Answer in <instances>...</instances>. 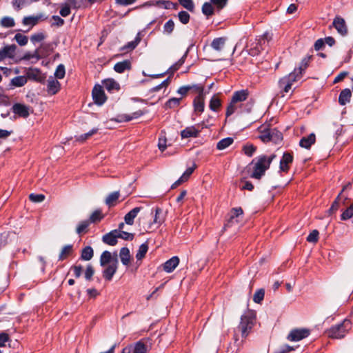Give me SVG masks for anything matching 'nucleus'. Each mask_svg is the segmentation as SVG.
Returning a JSON list of instances; mask_svg holds the SVG:
<instances>
[{
  "mask_svg": "<svg viewBox=\"0 0 353 353\" xmlns=\"http://www.w3.org/2000/svg\"><path fill=\"white\" fill-rule=\"evenodd\" d=\"M39 19V17H33V16L25 17L23 19V24L25 26L30 25L31 26H34L37 23Z\"/></svg>",
  "mask_w": 353,
  "mask_h": 353,
  "instance_id": "51",
  "label": "nucleus"
},
{
  "mask_svg": "<svg viewBox=\"0 0 353 353\" xmlns=\"http://www.w3.org/2000/svg\"><path fill=\"white\" fill-rule=\"evenodd\" d=\"M92 95L94 103L99 105H101L106 101V97L103 88L99 85H96L93 88Z\"/></svg>",
  "mask_w": 353,
  "mask_h": 353,
  "instance_id": "7",
  "label": "nucleus"
},
{
  "mask_svg": "<svg viewBox=\"0 0 353 353\" xmlns=\"http://www.w3.org/2000/svg\"><path fill=\"white\" fill-rule=\"evenodd\" d=\"M104 88L108 90L112 91L113 90H119V85L113 79H107L103 83Z\"/></svg>",
  "mask_w": 353,
  "mask_h": 353,
  "instance_id": "39",
  "label": "nucleus"
},
{
  "mask_svg": "<svg viewBox=\"0 0 353 353\" xmlns=\"http://www.w3.org/2000/svg\"><path fill=\"white\" fill-rule=\"evenodd\" d=\"M352 93L350 90L348 88L344 89L340 92L339 97V103L341 105H344L350 101Z\"/></svg>",
  "mask_w": 353,
  "mask_h": 353,
  "instance_id": "27",
  "label": "nucleus"
},
{
  "mask_svg": "<svg viewBox=\"0 0 353 353\" xmlns=\"http://www.w3.org/2000/svg\"><path fill=\"white\" fill-rule=\"evenodd\" d=\"M353 216V203L341 215V220H347Z\"/></svg>",
  "mask_w": 353,
  "mask_h": 353,
  "instance_id": "57",
  "label": "nucleus"
},
{
  "mask_svg": "<svg viewBox=\"0 0 353 353\" xmlns=\"http://www.w3.org/2000/svg\"><path fill=\"white\" fill-rule=\"evenodd\" d=\"M72 245H65L59 256V261H63L68 256L72 254Z\"/></svg>",
  "mask_w": 353,
  "mask_h": 353,
  "instance_id": "31",
  "label": "nucleus"
},
{
  "mask_svg": "<svg viewBox=\"0 0 353 353\" xmlns=\"http://www.w3.org/2000/svg\"><path fill=\"white\" fill-rule=\"evenodd\" d=\"M61 88L60 83L52 77L49 78L47 83V91L50 94H57Z\"/></svg>",
  "mask_w": 353,
  "mask_h": 353,
  "instance_id": "17",
  "label": "nucleus"
},
{
  "mask_svg": "<svg viewBox=\"0 0 353 353\" xmlns=\"http://www.w3.org/2000/svg\"><path fill=\"white\" fill-rule=\"evenodd\" d=\"M319 232L317 230H312L307 237V241L310 243H316L319 240Z\"/></svg>",
  "mask_w": 353,
  "mask_h": 353,
  "instance_id": "58",
  "label": "nucleus"
},
{
  "mask_svg": "<svg viewBox=\"0 0 353 353\" xmlns=\"http://www.w3.org/2000/svg\"><path fill=\"white\" fill-rule=\"evenodd\" d=\"M341 195V193H339L335 201L332 203L331 207L328 210L327 212L329 215H331L332 214L334 213L339 207V201L340 199V196Z\"/></svg>",
  "mask_w": 353,
  "mask_h": 353,
  "instance_id": "61",
  "label": "nucleus"
},
{
  "mask_svg": "<svg viewBox=\"0 0 353 353\" xmlns=\"http://www.w3.org/2000/svg\"><path fill=\"white\" fill-rule=\"evenodd\" d=\"M46 35L43 32L34 34L31 36L30 40L32 43H38L44 40Z\"/></svg>",
  "mask_w": 353,
  "mask_h": 353,
  "instance_id": "64",
  "label": "nucleus"
},
{
  "mask_svg": "<svg viewBox=\"0 0 353 353\" xmlns=\"http://www.w3.org/2000/svg\"><path fill=\"white\" fill-rule=\"evenodd\" d=\"M29 199L34 203H40L44 201L45 196L42 194H30L29 195Z\"/></svg>",
  "mask_w": 353,
  "mask_h": 353,
  "instance_id": "63",
  "label": "nucleus"
},
{
  "mask_svg": "<svg viewBox=\"0 0 353 353\" xmlns=\"http://www.w3.org/2000/svg\"><path fill=\"white\" fill-rule=\"evenodd\" d=\"M221 101L219 99V98H218L215 95L213 96L210 101V104H209L210 109L212 111L217 112L219 110V108L221 107Z\"/></svg>",
  "mask_w": 353,
  "mask_h": 353,
  "instance_id": "35",
  "label": "nucleus"
},
{
  "mask_svg": "<svg viewBox=\"0 0 353 353\" xmlns=\"http://www.w3.org/2000/svg\"><path fill=\"white\" fill-rule=\"evenodd\" d=\"M310 335V330L306 328L292 330L288 336L290 341H299Z\"/></svg>",
  "mask_w": 353,
  "mask_h": 353,
  "instance_id": "6",
  "label": "nucleus"
},
{
  "mask_svg": "<svg viewBox=\"0 0 353 353\" xmlns=\"http://www.w3.org/2000/svg\"><path fill=\"white\" fill-rule=\"evenodd\" d=\"M276 157L275 154L269 157L266 155L259 156L252 160L251 164L254 165L253 172L250 176L256 179H260L265 174V171L269 169L270 165Z\"/></svg>",
  "mask_w": 353,
  "mask_h": 353,
  "instance_id": "1",
  "label": "nucleus"
},
{
  "mask_svg": "<svg viewBox=\"0 0 353 353\" xmlns=\"http://www.w3.org/2000/svg\"><path fill=\"white\" fill-rule=\"evenodd\" d=\"M147 346L145 344L139 341L133 345V353H147Z\"/></svg>",
  "mask_w": 353,
  "mask_h": 353,
  "instance_id": "38",
  "label": "nucleus"
},
{
  "mask_svg": "<svg viewBox=\"0 0 353 353\" xmlns=\"http://www.w3.org/2000/svg\"><path fill=\"white\" fill-rule=\"evenodd\" d=\"M117 233L118 232L117 230H113L110 232L104 234L102 237L103 242L111 246L116 245L118 242Z\"/></svg>",
  "mask_w": 353,
  "mask_h": 353,
  "instance_id": "14",
  "label": "nucleus"
},
{
  "mask_svg": "<svg viewBox=\"0 0 353 353\" xmlns=\"http://www.w3.org/2000/svg\"><path fill=\"white\" fill-rule=\"evenodd\" d=\"M316 141V136L314 133H311L307 137H303L299 141V145L302 148L310 149L312 145Z\"/></svg>",
  "mask_w": 353,
  "mask_h": 353,
  "instance_id": "19",
  "label": "nucleus"
},
{
  "mask_svg": "<svg viewBox=\"0 0 353 353\" xmlns=\"http://www.w3.org/2000/svg\"><path fill=\"white\" fill-rule=\"evenodd\" d=\"M181 99H182V97H181V98L172 97V98L170 99L165 103V108L172 109V108L179 106Z\"/></svg>",
  "mask_w": 353,
  "mask_h": 353,
  "instance_id": "37",
  "label": "nucleus"
},
{
  "mask_svg": "<svg viewBox=\"0 0 353 353\" xmlns=\"http://www.w3.org/2000/svg\"><path fill=\"white\" fill-rule=\"evenodd\" d=\"M148 250V244L147 242L142 243L137 252L136 258L137 260H142Z\"/></svg>",
  "mask_w": 353,
  "mask_h": 353,
  "instance_id": "34",
  "label": "nucleus"
},
{
  "mask_svg": "<svg viewBox=\"0 0 353 353\" xmlns=\"http://www.w3.org/2000/svg\"><path fill=\"white\" fill-rule=\"evenodd\" d=\"M312 56H307L302 59L299 68H296L299 72V74H302V73L305 70L309 65Z\"/></svg>",
  "mask_w": 353,
  "mask_h": 353,
  "instance_id": "42",
  "label": "nucleus"
},
{
  "mask_svg": "<svg viewBox=\"0 0 353 353\" xmlns=\"http://www.w3.org/2000/svg\"><path fill=\"white\" fill-rule=\"evenodd\" d=\"M256 323V312L247 310L241 316V320L236 330L241 332V337L245 339L252 332Z\"/></svg>",
  "mask_w": 353,
  "mask_h": 353,
  "instance_id": "2",
  "label": "nucleus"
},
{
  "mask_svg": "<svg viewBox=\"0 0 353 353\" xmlns=\"http://www.w3.org/2000/svg\"><path fill=\"white\" fill-rule=\"evenodd\" d=\"M26 78L36 81H41L43 79L41 70L37 68H29L26 72Z\"/></svg>",
  "mask_w": 353,
  "mask_h": 353,
  "instance_id": "22",
  "label": "nucleus"
},
{
  "mask_svg": "<svg viewBox=\"0 0 353 353\" xmlns=\"http://www.w3.org/2000/svg\"><path fill=\"white\" fill-rule=\"evenodd\" d=\"M226 41L225 37H218L213 39L211 47L216 51L220 52L223 48Z\"/></svg>",
  "mask_w": 353,
  "mask_h": 353,
  "instance_id": "28",
  "label": "nucleus"
},
{
  "mask_svg": "<svg viewBox=\"0 0 353 353\" xmlns=\"http://www.w3.org/2000/svg\"><path fill=\"white\" fill-rule=\"evenodd\" d=\"M141 40V33L139 32L137 34L134 40L128 42L126 45H125L124 46L122 47L121 50H123V51L124 50H125V51H132L139 45V43H140Z\"/></svg>",
  "mask_w": 353,
  "mask_h": 353,
  "instance_id": "29",
  "label": "nucleus"
},
{
  "mask_svg": "<svg viewBox=\"0 0 353 353\" xmlns=\"http://www.w3.org/2000/svg\"><path fill=\"white\" fill-rule=\"evenodd\" d=\"M193 107L196 114H201L205 108V96H196L193 100Z\"/></svg>",
  "mask_w": 353,
  "mask_h": 353,
  "instance_id": "16",
  "label": "nucleus"
},
{
  "mask_svg": "<svg viewBox=\"0 0 353 353\" xmlns=\"http://www.w3.org/2000/svg\"><path fill=\"white\" fill-rule=\"evenodd\" d=\"M228 0H210L217 12L223 9L228 3Z\"/></svg>",
  "mask_w": 353,
  "mask_h": 353,
  "instance_id": "46",
  "label": "nucleus"
},
{
  "mask_svg": "<svg viewBox=\"0 0 353 353\" xmlns=\"http://www.w3.org/2000/svg\"><path fill=\"white\" fill-rule=\"evenodd\" d=\"M114 262L112 264H109L103 271V276L107 281H111L117 270L118 259L117 252L114 253Z\"/></svg>",
  "mask_w": 353,
  "mask_h": 353,
  "instance_id": "8",
  "label": "nucleus"
},
{
  "mask_svg": "<svg viewBox=\"0 0 353 353\" xmlns=\"http://www.w3.org/2000/svg\"><path fill=\"white\" fill-rule=\"evenodd\" d=\"M271 37L268 32H265L263 35L256 39L254 41H250L247 45V51L251 56L258 55L263 50L266 43L270 40Z\"/></svg>",
  "mask_w": 353,
  "mask_h": 353,
  "instance_id": "4",
  "label": "nucleus"
},
{
  "mask_svg": "<svg viewBox=\"0 0 353 353\" xmlns=\"http://www.w3.org/2000/svg\"><path fill=\"white\" fill-rule=\"evenodd\" d=\"M90 223L91 222L89 220H85L80 222L78 226L77 227V233L78 234H81L83 232H85Z\"/></svg>",
  "mask_w": 353,
  "mask_h": 353,
  "instance_id": "50",
  "label": "nucleus"
},
{
  "mask_svg": "<svg viewBox=\"0 0 353 353\" xmlns=\"http://www.w3.org/2000/svg\"><path fill=\"white\" fill-rule=\"evenodd\" d=\"M112 254L109 251H104L100 256V265L101 266H105L110 263L112 261Z\"/></svg>",
  "mask_w": 353,
  "mask_h": 353,
  "instance_id": "36",
  "label": "nucleus"
},
{
  "mask_svg": "<svg viewBox=\"0 0 353 353\" xmlns=\"http://www.w3.org/2000/svg\"><path fill=\"white\" fill-rule=\"evenodd\" d=\"M332 26L342 36H345L347 34V28L344 19L342 17L336 16L333 20Z\"/></svg>",
  "mask_w": 353,
  "mask_h": 353,
  "instance_id": "12",
  "label": "nucleus"
},
{
  "mask_svg": "<svg viewBox=\"0 0 353 353\" xmlns=\"http://www.w3.org/2000/svg\"><path fill=\"white\" fill-rule=\"evenodd\" d=\"M65 74V66L63 64H59L55 70L54 76L59 79H62Z\"/></svg>",
  "mask_w": 353,
  "mask_h": 353,
  "instance_id": "53",
  "label": "nucleus"
},
{
  "mask_svg": "<svg viewBox=\"0 0 353 353\" xmlns=\"http://www.w3.org/2000/svg\"><path fill=\"white\" fill-rule=\"evenodd\" d=\"M178 18L181 23L185 25L189 23L190 15L188 12L182 10L178 13Z\"/></svg>",
  "mask_w": 353,
  "mask_h": 353,
  "instance_id": "48",
  "label": "nucleus"
},
{
  "mask_svg": "<svg viewBox=\"0 0 353 353\" xmlns=\"http://www.w3.org/2000/svg\"><path fill=\"white\" fill-rule=\"evenodd\" d=\"M119 197V192H112L108 195V196L105 199V203L108 206H111L113 204V202L116 201Z\"/></svg>",
  "mask_w": 353,
  "mask_h": 353,
  "instance_id": "52",
  "label": "nucleus"
},
{
  "mask_svg": "<svg viewBox=\"0 0 353 353\" xmlns=\"http://www.w3.org/2000/svg\"><path fill=\"white\" fill-rule=\"evenodd\" d=\"M178 2L187 10L192 12H194L195 6L193 0H178Z\"/></svg>",
  "mask_w": 353,
  "mask_h": 353,
  "instance_id": "41",
  "label": "nucleus"
},
{
  "mask_svg": "<svg viewBox=\"0 0 353 353\" xmlns=\"http://www.w3.org/2000/svg\"><path fill=\"white\" fill-rule=\"evenodd\" d=\"M15 45L6 46L0 50V62L6 58H13L16 50Z\"/></svg>",
  "mask_w": 353,
  "mask_h": 353,
  "instance_id": "13",
  "label": "nucleus"
},
{
  "mask_svg": "<svg viewBox=\"0 0 353 353\" xmlns=\"http://www.w3.org/2000/svg\"><path fill=\"white\" fill-rule=\"evenodd\" d=\"M119 257L123 265L128 266L131 258L130 250L126 247L122 248L120 250Z\"/></svg>",
  "mask_w": 353,
  "mask_h": 353,
  "instance_id": "25",
  "label": "nucleus"
},
{
  "mask_svg": "<svg viewBox=\"0 0 353 353\" xmlns=\"http://www.w3.org/2000/svg\"><path fill=\"white\" fill-rule=\"evenodd\" d=\"M0 24L3 28H12L14 26L15 23L13 18L10 17H4L1 19Z\"/></svg>",
  "mask_w": 353,
  "mask_h": 353,
  "instance_id": "44",
  "label": "nucleus"
},
{
  "mask_svg": "<svg viewBox=\"0 0 353 353\" xmlns=\"http://www.w3.org/2000/svg\"><path fill=\"white\" fill-rule=\"evenodd\" d=\"M287 79H281L279 81V88L283 90L284 92L287 93L291 89L292 85L289 81H286Z\"/></svg>",
  "mask_w": 353,
  "mask_h": 353,
  "instance_id": "45",
  "label": "nucleus"
},
{
  "mask_svg": "<svg viewBox=\"0 0 353 353\" xmlns=\"http://www.w3.org/2000/svg\"><path fill=\"white\" fill-rule=\"evenodd\" d=\"M234 139L232 137L224 138L217 143L216 148L220 150H224L232 145Z\"/></svg>",
  "mask_w": 353,
  "mask_h": 353,
  "instance_id": "33",
  "label": "nucleus"
},
{
  "mask_svg": "<svg viewBox=\"0 0 353 353\" xmlns=\"http://www.w3.org/2000/svg\"><path fill=\"white\" fill-rule=\"evenodd\" d=\"M104 216L102 214L101 210H96L92 212L90 216V221L91 223H96L103 219Z\"/></svg>",
  "mask_w": 353,
  "mask_h": 353,
  "instance_id": "47",
  "label": "nucleus"
},
{
  "mask_svg": "<svg viewBox=\"0 0 353 353\" xmlns=\"http://www.w3.org/2000/svg\"><path fill=\"white\" fill-rule=\"evenodd\" d=\"M174 22L172 19L168 20L163 26V33L171 34L174 28Z\"/></svg>",
  "mask_w": 353,
  "mask_h": 353,
  "instance_id": "49",
  "label": "nucleus"
},
{
  "mask_svg": "<svg viewBox=\"0 0 353 353\" xmlns=\"http://www.w3.org/2000/svg\"><path fill=\"white\" fill-rule=\"evenodd\" d=\"M130 68L131 63L129 60L118 62L114 65V70L117 73H123L125 70H130Z\"/></svg>",
  "mask_w": 353,
  "mask_h": 353,
  "instance_id": "26",
  "label": "nucleus"
},
{
  "mask_svg": "<svg viewBox=\"0 0 353 353\" xmlns=\"http://www.w3.org/2000/svg\"><path fill=\"white\" fill-rule=\"evenodd\" d=\"M202 13L208 18L212 16L216 10L214 8L212 3L205 2L201 8Z\"/></svg>",
  "mask_w": 353,
  "mask_h": 353,
  "instance_id": "30",
  "label": "nucleus"
},
{
  "mask_svg": "<svg viewBox=\"0 0 353 353\" xmlns=\"http://www.w3.org/2000/svg\"><path fill=\"white\" fill-rule=\"evenodd\" d=\"M352 324L350 319H345L340 323L332 325L326 330L328 337L336 339H343L352 329Z\"/></svg>",
  "mask_w": 353,
  "mask_h": 353,
  "instance_id": "3",
  "label": "nucleus"
},
{
  "mask_svg": "<svg viewBox=\"0 0 353 353\" xmlns=\"http://www.w3.org/2000/svg\"><path fill=\"white\" fill-rule=\"evenodd\" d=\"M249 92L248 90H241L239 91L234 92L232 100V103H239L245 101L248 97Z\"/></svg>",
  "mask_w": 353,
  "mask_h": 353,
  "instance_id": "23",
  "label": "nucleus"
},
{
  "mask_svg": "<svg viewBox=\"0 0 353 353\" xmlns=\"http://www.w3.org/2000/svg\"><path fill=\"white\" fill-rule=\"evenodd\" d=\"M118 238H121L124 240L132 241L134 239V234L129 233L123 230H117Z\"/></svg>",
  "mask_w": 353,
  "mask_h": 353,
  "instance_id": "55",
  "label": "nucleus"
},
{
  "mask_svg": "<svg viewBox=\"0 0 353 353\" xmlns=\"http://www.w3.org/2000/svg\"><path fill=\"white\" fill-rule=\"evenodd\" d=\"M243 150L244 153L247 156L252 157L253 155V154L254 153V152L256 151V148L252 144H247L243 146Z\"/></svg>",
  "mask_w": 353,
  "mask_h": 353,
  "instance_id": "60",
  "label": "nucleus"
},
{
  "mask_svg": "<svg viewBox=\"0 0 353 353\" xmlns=\"http://www.w3.org/2000/svg\"><path fill=\"white\" fill-rule=\"evenodd\" d=\"M12 110L20 117L27 118L30 115V108L22 103H14L12 107Z\"/></svg>",
  "mask_w": 353,
  "mask_h": 353,
  "instance_id": "11",
  "label": "nucleus"
},
{
  "mask_svg": "<svg viewBox=\"0 0 353 353\" xmlns=\"http://www.w3.org/2000/svg\"><path fill=\"white\" fill-rule=\"evenodd\" d=\"M293 161V155L290 152H284L280 160L279 171L288 172L290 169V165Z\"/></svg>",
  "mask_w": 353,
  "mask_h": 353,
  "instance_id": "10",
  "label": "nucleus"
},
{
  "mask_svg": "<svg viewBox=\"0 0 353 353\" xmlns=\"http://www.w3.org/2000/svg\"><path fill=\"white\" fill-rule=\"evenodd\" d=\"M179 263V259L178 256H172L171 259L165 261L163 264V270L168 272L170 273L174 271V270L177 267Z\"/></svg>",
  "mask_w": 353,
  "mask_h": 353,
  "instance_id": "18",
  "label": "nucleus"
},
{
  "mask_svg": "<svg viewBox=\"0 0 353 353\" xmlns=\"http://www.w3.org/2000/svg\"><path fill=\"white\" fill-rule=\"evenodd\" d=\"M145 113V111L139 110L138 111L133 112L132 114H123L118 115L117 118L116 119V121L118 122H128L132 121V119L139 118L140 117L143 116Z\"/></svg>",
  "mask_w": 353,
  "mask_h": 353,
  "instance_id": "15",
  "label": "nucleus"
},
{
  "mask_svg": "<svg viewBox=\"0 0 353 353\" xmlns=\"http://www.w3.org/2000/svg\"><path fill=\"white\" fill-rule=\"evenodd\" d=\"M27 83L25 76H17L11 80V84L15 87H21Z\"/></svg>",
  "mask_w": 353,
  "mask_h": 353,
  "instance_id": "40",
  "label": "nucleus"
},
{
  "mask_svg": "<svg viewBox=\"0 0 353 353\" xmlns=\"http://www.w3.org/2000/svg\"><path fill=\"white\" fill-rule=\"evenodd\" d=\"M265 291L263 289L258 290L254 294L253 301L256 303H260L264 299Z\"/></svg>",
  "mask_w": 353,
  "mask_h": 353,
  "instance_id": "54",
  "label": "nucleus"
},
{
  "mask_svg": "<svg viewBox=\"0 0 353 353\" xmlns=\"http://www.w3.org/2000/svg\"><path fill=\"white\" fill-rule=\"evenodd\" d=\"M142 209L141 207H136L128 212L124 216L125 223L129 225L134 224V219Z\"/></svg>",
  "mask_w": 353,
  "mask_h": 353,
  "instance_id": "20",
  "label": "nucleus"
},
{
  "mask_svg": "<svg viewBox=\"0 0 353 353\" xmlns=\"http://www.w3.org/2000/svg\"><path fill=\"white\" fill-rule=\"evenodd\" d=\"M14 39L16 40L17 43L21 46L26 45L28 41V37L26 36L21 34L20 33H17L15 34Z\"/></svg>",
  "mask_w": 353,
  "mask_h": 353,
  "instance_id": "56",
  "label": "nucleus"
},
{
  "mask_svg": "<svg viewBox=\"0 0 353 353\" xmlns=\"http://www.w3.org/2000/svg\"><path fill=\"white\" fill-rule=\"evenodd\" d=\"M188 86L191 88V90H194L196 92L198 93L197 96H205L204 87L201 84H194Z\"/></svg>",
  "mask_w": 353,
  "mask_h": 353,
  "instance_id": "62",
  "label": "nucleus"
},
{
  "mask_svg": "<svg viewBox=\"0 0 353 353\" xmlns=\"http://www.w3.org/2000/svg\"><path fill=\"white\" fill-rule=\"evenodd\" d=\"M243 211L241 208H234L231 210L229 214V219L228 221L226 226H230L234 222H238V220H235V219L238 218L240 215H242Z\"/></svg>",
  "mask_w": 353,
  "mask_h": 353,
  "instance_id": "21",
  "label": "nucleus"
},
{
  "mask_svg": "<svg viewBox=\"0 0 353 353\" xmlns=\"http://www.w3.org/2000/svg\"><path fill=\"white\" fill-rule=\"evenodd\" d=\"M301 75L302 74H299V72L297 70L296 68H295L292 72L290 73L288 76H285L283 78L287 79L286 81L293 84V83L296 81L297 79L301 77Z\"/></svg>",
  "mask_w": 353,
  "mask_h": 353,
  "instance_id": "43",
  "label": "nucleus"
},
{
  "mask_svg": "<svg viewBox=\"0 0 353 353\" xmlns=\"http://www.w3.org/2000/svg\"><path fill=\"white\" fill-rule=\"evenodd\" d=\"M237 108H238V105H236V103H232V100L231 99L229 105L227 107L226 113H225L226 117H228L230 115H232V114H234L236 112V110H237Z\"/></svg>",
  "mask_w": 353,
  "mask_h": 353,
  "instance_id": "59",
  "label": "nucleus"
},
{
  "mask_svg": "<svg viewBox=\"0 0 353 353\" xmlns=\"http://www.w3.org/2000/svg\"><path fill=\"white\" fill-rule=\"evenodd\" d=\"M259 138L264 143L271 141L277 144L283 140V134L276 128H265L261 131Z\"/></svg>",
  "mask_w": 353,
  "mask_h": 353,
  "instance_id": "5",
  "label": "nucleus"
},
{
  "mask_svg": "<svg viewBox=\"0 0 353 353\" xmlns=\"http://www.w3.org/2000/svg\"><path fill=\"white\" fill-rule=\"evenodd\" d=\"M199 130L196 129L194 126H190L185 128L181 132V136L183 139L190 137H197L199 134Z\"/></svg>",
  "mask_w": 353,
  "mask_h": 353,
  "instance_id": "24",
  "label": "nucleus"
},
{
  "mask_svg": "<svg viewBox=\"0 0 353 353\" xmlns=\"http://www.w3.org/2000/svg\"><path fill=\"white\" fill-rule=\"evenodd\" d=\"M154 212L153 221L148 225V229L150 230L154 229V226H155V228H159L165 221V216L162 209L157 207L154 210Z\"/></svg>",
  "mask_w": 353,
  "mask_h": 353,
  "instance_id": "9",
  "label": "nucleus"
},
{
  "mask_svg": "<svg viewBox=\"0 0 353 353\" xmlns=\"http://www.w3.org/2000/svg\"><path fill=\"white\" fill-rule=\"evenodd\" d=\"M93 255V249L90 246H86L81 251V259L84 261H90Z\"/></svg>",
  "mask_w": 353,
  "mask_h": 353,
  "instance_id": "32",
  "label": "nucleus"
}]
</instances>
